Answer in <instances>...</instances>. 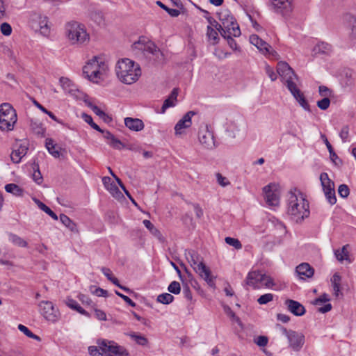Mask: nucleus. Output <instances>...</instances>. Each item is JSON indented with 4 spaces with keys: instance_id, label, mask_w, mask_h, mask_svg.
Here are the masks:
<instances>
[{
    "instance_id": "3",
    "label": "nucleus",
    "mask_w": 356,
    "mask_h": 356,
    "mask_svg": "<svg viewBox=\"0 0 356 356\" xmlns=\"http://www.w3.org/2000/svg\"><path fill=\"white\" fill-rule=\"evenodd\" d=\"M115 71L118 79L125 84L135 83L141 75L139 65L129 58L120 60L116 65Z\"/></svg>"
},
{
    "instance_id": "31",
    "label": "nucleus",
    "mask_w": 356,
    "mask_h": 356,
    "mask_svg": "<svg viewBox=\"0 0 356 356\" xmlns=\"http://www.w3.org/2000/svg\"><path fill=\"white\" fill-rule=\"evenodd\" d=\"M207 36L209 40L211 41L213 44L218 43L219 37L218 31L216 29H214L211 26H207Z\"/></svg>"
},
{
    "instance_id": "19",
    "label": "nucleus",
    "mask_w": 356,
    "mask_h": 356,
    "mask_svg": "<svg viewBox=\"0 0 356 356\" xmlns=\"http://www.w3.org/2000/svg\"><path fill=\"white\" fill-rule=\"evenodd\" d=\"M195 114L194 111H188L175 124V131L176 135H180L183 130L191 126V118Z\"/></svg>"
},
{
    "instance_id": "10",
    "label": "nucleus",
    "mask_w": 356,
    "mask_h": 356,
    "mask_svg": "<svg viewBox=\"0 0 356 356\" xmlns=\"http://www.w3.org/2000/svg\"><path fill=\"white\" fill-rule=\"evenodd\" d=\"M132 47L142 51L146 56L152 55L156 59H160L163 56L162 52L156 45L145 37H140L133 44Z\"/></svg>"
},
{
    "instance_id": "5",
    "label": "nucleus",
    "mask_w": 356,
    "mask_h": 356,
    "mask_svg": "<svg viewBox=\"0 0 356 356\" xmlns=\"http://www.w3.org/2000/svg\"><path fill=\"white\" fill-rule=\"evenodd\" d=\"M99 348L97 346H89L88 352L91 356H129L127 350L115 342L102 340L99 343Z\"/></svg>"
},
{
    "instance_id": "28",
    "label": "nucleus",
    "mask_w": 356,
    "mask_h": 356,
    "mask_svg": "<svg viewBox=\"0 0 356 356\" xmlns=\"http://www.w3.org/2000/svg\"><path fill=\"white\" fill-rule=\"evenodd\" d=\"M60 222L72 232H77L76 225L65 214L60 215Z\"/></svg>"
},
{
    "instance_id": "15",
    "label": "nucleus",
    "mask_w": 356,
    "mask_h": 356,
    "mask_svg": "<svg viewBox=\"0 0 356 356\" xmlns=\"http://www.w3.org/2000/svg\"><path fill=\"white\" fill-rule=\"evenodd\" d=\"M277 72L285 86H286L288 83L293 82L298 79V76L293 69L286 62L280 61L277 63Z\"/></svg>"
},
{
    "instance_id": "40",
    "label": "nucleus",
    "mask_w": 356,
    "mask_h": 356,
    "mask_svg": "<svg viewBox=\"0 0 356 356\" xmlns=\"http://www.w3.org/2000/svg\"><path fill=\"white\" fill-rule=\"evenodd\" d=\"M318 92L322 97L330 98L334 96L333 91L325 86L318 87Z\"/></svg>"
},
{
    "instance_id": "52",
    "label": "nucleus",
    "mask_w": 356,
    "mask_h": 356,
    "mask_svg": "<svg viewBox=\"0 0 356 356\" xmlns=\"http://www.w3.org/2000/svg\"><path fill=\"white\" fill-rule=\"evenodd\" d=\"M106 189L111 193V194L113 197H118L122 195L118 187L115 185L114 182L110 184V186L108 188H106Z\"/></svg>"
},
{
    "instance_id": "56",
    "label": "nucleus",
    "mask_w": 356,
    "mask_h": 356,
    "mask_svg": "<svg viewBox=\"0 0 356 356\" xmlns=\"http://www.w3.org/2000/svg\"><path fill=\"white\" fill-rule=\"evenodd\" d=\"M216 178L218 183L222 187H225L230 184V182L227 179V178L223 177L220 173L216 174Z\"/></svg>"
},
{
    "instance_id": "41",
    "label": "nucleus",
    "mask_w": 356,
    "mask_h": 356,
    "mask_svg": "<svg viewBox=\"0 0 356 356\" xmlns=\"http://www.w3.org/2000/svg\"><path fill=\"white\" fill-rule=\"evenodd\" d=\"M82 118L94 129L97 130V131H102V129L96 123L93 122V120L90 115L83 113L82 114Z\"/></svg>"
},
{
    "instance_id": "64",
    "label": "nucleus",
    "mask_w": 356,
    "mask_h": 356,
    "mask_svg": "<svg viewBox=\"0 0 356 356\" xmlns=\"http://www.w3.org/2000/svg\"><path fill=\"white\" fill-rule=\"evenodd\" d=\"M92 293L98 297H107L108 293L106 290H104L99 287L96 288L95 291H92Z\"/></svg>"
},
{
    "instance_id": "36",
    "label": "nucleus",
    "mask_w": 356,
    "mask_h": 356,
    "mask_svg": "<svg viewBox=\"0 0 356 356\" xmlns=\"http://www.w3.org/2000/svg\"><path fill=\"white\" fill-rule=\"evenodd\" d=\"M156 300L160 303L168 305L174 300V296L168 293H164L159 295Z\"/></svg>"
},
{
    "instance_id": "17",
    "label": "nucleus",
    "mask_w": 356,
    "mask_h": 356,
    "mask_svg": "<svg viewBox=\"0 0 356 356\" xmlns=\"http://www.w3.org/2000/svg\"><path fill=\"white\" fill-rule=\"evenodd\" d=\"M31 26L35 31H39L42 35L45 36L48 35L50 32L47 17L40 15L33 16Z\"/></svg>"
},
{
    "instance_id": "48",
    "label": "nucleus",
    "mask_w": 356,
    "mask_h": 356,
    "mask_svg": "<svg viewBox=\"0 0 356 356\" xmlns=\"http://www.w3.org/2000/svg\"><path fill=\"white\" fill-rule=\"evenodd\" d=\"M316 104L320 109L323 111L327 110L330 106V98L323 97L322 99L317 102Z\"/></svg>"
},
{
    "instance_id": "60",
    "label": "nucleus",
    "mask_w": 356,
    "mask_h": 356,
    "mask_svg": "<svg viewBox=\"0 0 356 356\" xmlns=\"http://www.w3.org/2000/svg\"><path fill=\"white\" fill-rule=\"evenodd\" d=\"M207 19L209 23L210 24L209 26H211L213 29L215 28L220 33V31L222 30V26H220V24H219L216 19L211 17H209Z\"/></svg>"
},
{
    "instance_id": "29",
    "label": "nucleus",
    "mask_w": 356,
    "mask_h": 356,
    "mask_svg": "<svg viewBox=\"0 0 356 356\" xmlns=\"http://www.w3.org/2000/svg\"><path fill=\"white\" fill-rule=\"evenodd\" d=\"M341 280V276L337 273H334L331 278V282L333 287L334 295L338 297L340 293V282Z\"/></svg>"
},
{
    "instance_id": "42",
    "label": "nucleus",
    "mask_w": 356,
    "mask_h": 356,
    "mask_svg": "<svg viewBox=\"0 0 356 356\" xmlns=\"http://www.w3.org/2000/svg\"><path fill=\"white\" fill-rule=\"evenodd\" d=\"M325 196L327 200V202L333 205L337 202V197L335 195V191L334 189H328V191H326L324 192Z\"/></svg>"
},
{
    "instance_id": "7",
    "label": "nucleus",
    "mask_w": 356,
    "mask_h": 356,
    "mask_svg": "<svg viewBox=\"0 0 356 356\" xmlns=\"http://www.w3.org/2000/svg\"><path fill=\"white\" fill-rule=\"evenodd\" d=\"M66 33L72 44H82L88 42L90 40L84 25L76 22H69L66 25Z\"/></svg>"
},
{
    "instance_id": "23",
    "label": "nucleus",
    "mask_w": 356,
    "mask_h": 356,
    "mask_svg": "<svg viewBox=\"0 0 356 356\" xmlns=\"http://www.w3.org/2000/svg\"><path fill=\"white\" fill-rule=\"evenodd\" d=\"M124 124L129 129L133 131H140L145 127V124L142 120L130 117L124 118Z\"/></svg>"
},
{
    "instance_id": "18",
    "label": "nucleus",
    "mask_w": 356,
    "mask_h": 356,
    "mask_svg": "<svg viewBox=\"0 0 356 356\" xmlns=\"http://www.w3.org/2000/svg\"><path fill=\"white\" fill-rule=\"evenodd\" d=\"M286 338L289 341V347L296 352L300 351L305 343V336L293 330Z\"/></svg>"
},
{
    "instance_id": "2",
    "label": "nucleus",
    "mask_w": 356,
    "mask_h": 356,
    "mask_svg": "<svg viewBox=\"0 0 356 356\" xmlns=\"http://www.w3.org/2000/svg\"><path fill=\"white\" fill-rule=\"evenodd\" d=\"M185 256L195 273H197L209 286L215 288L216 277L211 275V270L204 263L203 257L197 252L193 250H186Z\"/></svg>"
},
{
    "instance_id": "38",
    "label": "nucleus",
    "mask_w": 356,
    "mask_h": 356,
    "mask_svg": "<svg viewBox=\"0 0 356 356\" xmlns=\"http://www.w3.org/2000/svg\"><path fill=\"white\" fill-rule=\"evenodd\" d=\"M9 240L13 244L19 247H26L27 245V243L23 238L14 234H9Z\"/></svg>"
},
{
    "instance_id": "6",
    "label": "nucleus",
    "mask_w": 356,
    "mask_h": 356,
    "mask_svg": "<svg viewBox=\"0 0 356 356\" xmlns=\"http://www.w3.org/2000/svg\"><path fill=\"white\" fill-rule=\"evenodd\" d=\"M219 21L221 22L222 30L221 35H225L226 33L232 34L234 37L241 35V30L236 19L233 17L231 12L227 9H222L217 13Z\"/></svg>"
},
{
    "instance_id": "9",
    "label": "nucleus",
    "mask_w": 356,
    "mask_h": 356,
    "mask_svg": "<svg viewBox=\"0 0 356 356\" xmlns=\"http://www.w3.org/2000/svg\"><path fill=\"white\" fill-rule=\"evenodd\" d=\"M17 122L15 110L8 103L0 105V129L2 131L13 130Z\"/></svg>"
},
{
    "instance_id": "51",
    "label": "nucleus",
    "mask_w": 356,
    "mask_h": 356,
    "mask_svg": "<svg viewBox=\"0 0 356 356\" xmlns=\"http://www.w3.org/2000/svg\"><path fill=\"white\" fill-rule=\"evenodd\" d=\"M108 144L114 149H121L124 147L123 143L115 136L108 142Z\"/></svg>"
},
{
    "instance_id": "44",
    "label": "nucleus",
    "mask_w": 356,
    "mask_h": 356,
    "mask_svg": "<svg viewBox=\"0 0 356 356\" xmlns=\"http://www.w3.org/2000/svg\"><path fill=\"white\" fill-rule=\"evenodd\" d=\"M168 290L173 294H179L181 291L180 284L177 281H173L169 284Z\"/></svg>"
},
{
    "instance_id": "58",
    "label": "nucleus",
    "mask_w": 356,
    "mask_h": 356,
    "mask_svg": "<svg viewBox=\"0 0 356 356\" xmlns=\"http://www.w3.org/2000/svg\"><path fill=\"white\" fill-rule=\"evenodd\" d=\"M348 135H349V129H348V126H344L342 127L340 133H339V136L340 138H341L342 141L343 143L346 142L347 141V139L348 138Z\"/></svg>"
},
{
    "instance_id": "12",
    "label": "nucleus",
    "mask_w": 356,
    "mask_h": 356,
    "mask_svg": "<svg viewBox=\"0 0 356 356\" xmlns=\"http://www.w3.org/2000/svg\"><path fill=\"white\" fill-rule=\"evenodd\" d=\"M38 307L40 313L46 320L51 322H56L58 320L59 311L51 301H41Z\"/></svg>"
},
{
    "instance_id": "43",
    "label": "nucleus",
    "mask_w": 356,
    "mask_h": 356,
    "mask_svg": "<svg viewBox=\"0 0 356 356\" xmlns=\"http://www.w3.org/2000/svg\"><path fill=\"white\" fill-rule=\"evenodd\" d=\"M227 244L233 246L236 250H239L242 248V244L240 241L235 238L232 237H226L225 239Z\"/></svg>"
},
{
    "instance_id": "32",
    "label": "nucleus",
    "mask_w": 356,
    "mask_h": 356,
    "mask_svg": "<svg viewBox=\"0 0 356 356\" xmlns=\"http://www.w3.org/2000/svg\"><path fill=\"white\" fill-rule=\"evenodd\" d=\"M34 202L36 203V204L38 206V207L45 212L47 214H48L49 216H51L54 220H58V216L50 209L49 208L46 204L42 203L41 201H40L38 199H34Z\"/></svg>"
},
{
    "instance_id": "20",
    "label": "nucleus",
    "mask_w": 356,
    "mask_h": 356,
    "mask_svg": "<svg viewBox=\"0 0 356 356\" xmlns=\"http://www.w3.org/2000/svg\"><path fill=\"white\" fill-rule=\"evenodd\" d=\"M284 304L287 309L295 316H301L306 312L305 307L298 301L287 299L285 300Z\"/></svg>"
},
{
    "instance_id": "4",
    "label": "nucleus",
    "mask_w": 356,
    "mask_h": 356,
    "mask_svg": "<svg viewBox=\"0 0 356 356\" xmlns=\"http://www.w3.org/2000/svg\"><path fill=\"white\" fill-rule=\"evenodd\" d=\"M107 70L108 65L104 59L100 56H94L83 67V74L90 81L98 83L99 80L103 79Z\"/></svg>"
},
{
    "instance_id": "57",
    "label": "nucleus",
    "mask_w": 356,
    "mask_h": 356,
    "mask_svg": "<svg viewBox=\"0 0 356 356\" xmlns=\"http://www.w3.org/2000/svg\"><path fill=\"white\" fill-rule=\"evenodd\" d=\"M115 293L117 296L120 297L124 302H126L129 305L133 307H136V303L132 300H131L128 296L120 293L118 291H115Z\"/></svg>"
},
{
    "instance_id": "55",
    "label": "nucleus",
    "mask_w": 356,
    "mask_h": 356,
    "mask_svg": "<svg viewBox=\"0 0 356 356\" xmlns=\"http://www.w3.org/2000/svg\"><path fill=\"white\" fill-rule=\"evenodd\" d=\"M175 101L170 98H167L163 105H162V107L161 108V113H164L166 111L167 108L171 107V106H173L175 105Z\"/></svg>"
},
{
    "instance_id": "1",
    "label": "nucleus",
    "mask_w": 356,
    "mask_h": 356,
    "mask_svg": "<svg viewBox=\"0 0 356 356\" xmlns=\"http://www.w3.org/2000/svg\"><path fill=\"white\" fill-rule=\"evenodd\" d=\"M287 214L296 223H301L309 216V202L305 195L296 188L289 193Z\"/></svg>"
},
{
    "instance_id": "39",
    "label": "nucleus",
    "mask_w": 356,
    "mask_h": 356,
    "mask_svg": "<svg viewBox=\"0 0 356 356\" xmlns=\"http://www.w3.org/2000/svg\"><path fill=\"white\" fill-rule=\"evenodd\" d=\"M156 4L165 10L170 16L172 17H177L180 14V11L177 9L169 8L165 5H164L161 1H157Z\"/></svg>"
},
{
    "instance_id": "33",
    "label": "nucleus",
    "mask_w": 356,
    "mask_h": 356,
    "mask_svg": "<svg viewBox=\"0 0 356 356\" xmlns=\"http://www.w3.org/2000/svg\"><path fill=\"white\" fill-rule=\"evenodd\" d=\"M331 51V46L324 42L318 43L314 48L315 54H328Z\"/></svg>"
},
{
    "instance_id": "11",
    "label": "nucleus",
    "mask_w": 356,
    "mask_h": 356,
    "mask_svg": "<svg viewBox=\"0 0 356 356\" xmlns=\"http://www.w3.org/2000/svg\"><path fill=\"white\" fill-rule=\"evenodd\" d=\"M198 140L202 147L208 150L214 149L217 147L213 133L207 124L200 128Z\"/></svg>"
},
{
    "instance_id": "13",
    "label": "nucleus",
    "mask_w": 356,
    "mask_h": 356,
    "mask_svg": "<svg viewBox=\"0 0 356 356\" xmlns=\"http://www.w3.org/2000/svg\"><path fill=\"white\" fill-rule=\"evenodd\" d=\"M250 42L254 45L263 54L273 58L277 59L279 54L266 41L260 38L257 35L253 34L250 36Z\"/></svg>"
},
{
    "instance_id": "37",
    "label": "nucleus",
    "mask_w": 356,
    "mask_h": 356,
    "mask_svg": "<svg viewBox=\"0 0 356 356\" xmlns=\"http://www.w3.org/2000/svg\"><path fill=\"white\" fill-rule=\"evenodd\" d=\"M18 329L22 332H23L26 337H29V338H31V339H33L35 340H37L38 341H41V338L33 334L27 327H26L25 325H22V324H19L18 325Z\"/></svg>"
},
{
    "instance_id": "8",
    "label": "nucleus",
    "mask_w": 356,
    "mask_h": 356,
    "mask_svg": "<svg viewBox=\"0 0 356 356\" xmlns=\"http://www.w3.org/2000/svg\"><path fill=\"white\" fill-rule=\"evenodd\" d=\"M245 285L252 287L254 289H260L262 286L273 288L275 284L273 278L259 270H252L248 273L245 281Z\"/></svg>"
},
{
    "instance_id": "61",
    "label": "nucleus",
    "mask_w": 356,
    "mask_h": 356,
    "mask_svg": "<svg viewBox=\"0 0 356 356\" xmlns=\"http://www.w3.org/2000/svg\"><path fill=\"white\" fill-rule=\"evenodd\" d=\"M66 304L70 308L77 312L79 311V307H81L79 303L73 299H67Z\"/></svg>"
},
{
    "instance_id": "49",
    "label": "nucleus",
    "mask_w": 356,
    "mask_h": 356,
    "mask_svg": "<svg viewBox=\"0 0 356 356\" xmlns=\"http://www.w3.org/2000/svg\"><path fill=\"white\" fill-rule=\"evenodd\" d=\"M338 193L343 198L347 197L350 194L348 186L346 184L339 185L338 188Z\"/></svg>"
},
{
    "instance_id": "24",
    "label": "nucleus",
    "mask_w": 356,
    "mask_h": 356,
    "mask_svg": "<svg viewBox=\"0 0 356 356\" xmlns=\"http://www.w3.org/2000/svg\"><path fill=\"white\" fill-rule=\"evenodd\" d=\"M30 127L35 134L41 137L44 136L46 129L39 120L36 119H31L30 121Z\"/></svg>"
},
{
    "instance_id": "25",
    "label": "nucleus",
    "mask_w": 356,
    "mask_h": 356,
    "mask_svg": "<svg viewBox=\"0 0 356 356\" xmlns=\"http://www.w3.org/2000/svg\"><path fill=\"white\" fill-rule=\"evenodd\" d=\"M320 181L323 192L328 189H334V183L329 178L327 173L322 172L320 175Z\"/></svg>"
},
{
    "instance_id": "62",
    "label": "nucleus",
    "mask_w": 356,
    "mask_h": 356,
    "mask_svg": "<svg viewBox=\"0 0 356 356\" xmlns=\"http://www.w3.org/2000/svg\"><path fill=\"white\" fill-rule=\"evenodd\" d=\"M85 103L92 111L98 116L102 111L97 106L93 104L91 102L85 100Z\"/></svg>"
},
{
    "instance_id": "46",
    "label": "nucleus",
    "mask_w": 356,
    "mask_h": 356,
    "mask_svg": "<svg viewBox=\"0 0 356 356\" xmlns=\"http://www.w3.org/2000/svg\"><path fill=\"white\" fill-rule=\"evenodd\" d=\"M273 297L274 296L272 293L264 294L257 299V302L259 305H266L271 302L273 300Z\"/></svg>"
},
{
    "instance_id": "47",
    "label": "nucleus",
    "mask_w": 356,
    "mask_h": 356,
    "mask_svg": "<svg viewBox=\"0 0 356 356\" xmlns=\"http://www.w3.org/2000/svg\"><path fill=\"white\" fill-rule=\"evenodd\" d=\"M297 98L298 99H295L298 102L300 106H302L305 111H310L309 104L307 102V99H305L304 94L302 93Z\"/></svg>"
},
{
    "instance_id": "54",
    "label": "nucleus",
    "mask_w": 356,
    "mask_h": 356,
    "mask_svg": "<svg viewBox=\"0 0 356 356\" xmlns=\"http://www.w3.org/2000/svg\"><path fill=\"white\" fill-rule=\"evenodd\" d=\"M116 181L117 183L118 184V185L120 186V187L123 190V191L124 192V193L126 194V195L129 198V200L131 201V202L135 204V205H137V203L136 202L135 200L131 197V194L129 193V192L126 189L124 185L123 184V183L122 182L121 179H119L118 177H116Z\"/></svg>"
},
{
    "instance_id": "63",
    "label": "nucleus",
    "mask_w": 356,
    "mask_h": 356,
    "mask_svg": "<svg viewBox=\"0 0 356 356\" xmlns=\"http://www.w3.org/2000/svg\"><path fill=\"white\" fill-rule=\"evenodd\" d=\"M266 72L272 81L277 79V74L269 65L266 66Z\"/></svg>"
},
{
    "instance_id": "21",
    "label": "nucleus",
    "mask_w": 356,
    "mask_h": 356,
    "mask_svg": "<svg viewBox=\"0 0 356 356\" xmlns=\"http://www.w3.org/2000/svg\"><path fill=\"white\" fill-rule=\"evenodd\" d=\"M27 151L28 147L26 145L16 144L10 155L11 160L15 163H19L22 158L26 154Z\"/></svg>"
},
{
    "instance_id": "16",
    "label": "nucleus",
    "mask_w": 356,
    "mask_h": 356,
    "mask_svg": "<svg viewBox=\"0 0 356 356\" xmlns=\"http://www.w3.org/2000/svg\"><path fill=\"white\" fill-rule=\"evenodd\" d=\"M265 193L266 203L270 206H277L279 204L280 197L277 190V185L270 183L263 188Z\"/></svg>"
},
{
    "instance_id": "50",
    "label": "nucleus",
    "mask_w": 356,
    "mask_h": 356,
    "mask_svg": "<svg viewBox=\"0 0 356 356\" xmlns=\"http://www.w3.org/2000/svg\"><path fill=\"white\" fill-rule=\"evenodd\" d=\"M225 39L227 40V43L230 48H232L234 50H236L237 49V44L235 41V40L232 38L234 37L232 34L226 33L225 35H222Z\"/></svg>"
},
{
    "instance_id": "14",
    "label": "nucleus",
    "mask_w": 356,
    "mask_h": 356,
    "mask_svg": "<svg viewBox=\"0 0 356 356\" xmlns=\"http://www.w3.org/2000/svg\"><path fill=\"white\" fill-rule=\"evenodd\" d=\"M270 8L277 15L288 17L293 11L292 0H270Z\"/></svg>"
},
{
    "instance_id": "26",
    "label": "nucleus",
    "mask_w": 356,
    "mask_h": 356,
    "mask_svg": "<svg viewBox=\"0 0 356 356\" xmlns=\"http://www.w3.org/2000/svg\"><path fill=\"white\" fill-rule=\"evenodd\" d=\"M346 20L348 22L351 29L350 33V40L354 44H356V17L348 14L346 15Z\"/></svg>"
},
{
    "instance_id": "45",
    "label": "nucleus",
    "mask_w": 356,
    "mask_h": 356,
    "mask_svg": "<svg viewBox=\"0 0 356 356\" xmlns=\"http://www.w3.org/2000/svg\"><path fill=\"white\" fill-rule=\"evenodd\" d=\"M224 312L225 314L229 316L232 320L235 321L238 325L241 324L240 318L236 316L235 313L232 310V309L227 306L225 305L223 307Z\"/></svg>"
},
{
    "instance_id": "27",
    "label": "nucleus",
    "mask_w": 356,
    "mask_h": 356,
    "mask_svg": "<svg viewBox=\"0 0 356 356\" xmlns=\"http://www.w3.org/2000/svg\"><path fill=\"white\" fill-rule=\"evenodd\" d=\"M348 247V245H345L342 247L341 250H334V255L338 261L340 262H342L343 260H348L349 262L350 261L349 260V253L347 250V248Z\"/></svg>"
},
{
    "instance_id": "34",
    "label": "nucleus",
    "mask_w": 356,
    "mask_h": 356,
    "mask_svg": "<svg viewBox=\"0 0 356 356\" xmlns=\"http://www.w3.org/2000/svg\"><path fill=\"white\" fill-rule=\"evenodd\" d=\"M130 337L136 341V343L138 345L145 346L148 343L147 339L140 334H137L136 332H131L129 334Z\"/></svg>"
},
{
    "instance_id": "59",
    "label": "nucleus",
    "mask_w": 356,
    "mask_h": 356,
    "mask_svg": "<svg viewBox=\"0 0 356 356\" xmlns=\"http://www.w3.org/2000/svg\"><path fill=\"white\" fill-rule=\"evenodd\" d=\"M330 301V298H328V296L326 293H323L318 298H316L313 301V304L315 305H320L321 303L327 302Z\"/></svg>"
},
{
    "instance_id": "30",
    "label": "nucleus",
    "mask_w": 356,
    "mask_h": 356,
    "mask_svg": "<svg viewBox=\"0 0 356 356\" xmlns=\"http://www.w3.org/2000/svg\"><path fill=\"white\" fill-rule=\"evenodd\" d=\"M5 190L6 192L19 197L22 196L24 193V190L15 184H6Z\"/></svg>"
},
{
    "instance_id": "22",
    "label": "nucleus",
    "mask_w": 356,
    "mask_h": 356,
    "mask_svg": "<svg viewBox=\"0 0 356 356\" xmlns=\"http://www.w3.org/2000/svg\"><path fill=\"white\" fill-rule=\"evenodd\" d=\"M296 272L300 279L311 278L314 273V269L307 263H302L299 264Z\"/></svg>"
},
{
    "instance_id": "53",
    "label": "nucleus",
    "mask_w": 356,
    "mask_h": 356,
    "mask_svg": "<svg viewBox=\"0 0 356 356\" xmlns=\"http://www.w3.org/2000/svg\"><path fill=\"white\" fill-rule=\"evenodd\" d=\"M1 32L3 35L6 36H8L12 33V27L11 26L6 22L2 23L0 26Z\"/></svg>"
},
{
    "instance_id": "35",
    "label": "nucleus",
    "mask_w": 356,
    "mask_h": 356,
    "mask_svg": "<svg viewBox=\"0 0 356 356\" xmlns=\"http://www.w3.org/2000/svg\"><path fill=\"white\" fill-rule=\"evenodd\" d=\"M286 86L295 99H298L297 97L303 93L297 87V85H296L295 81L293 82L288 83V84H286Z\"/></svg>"
}]
</instances>
